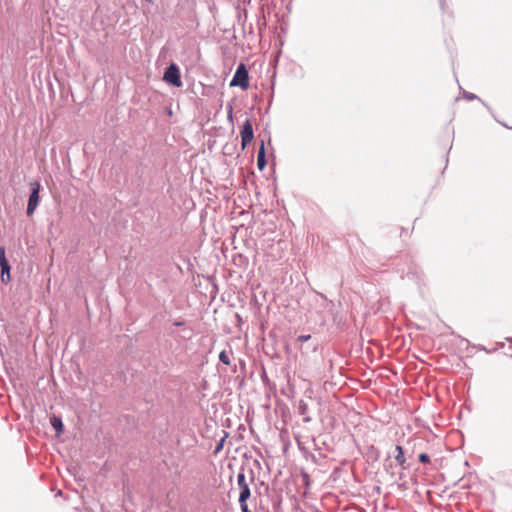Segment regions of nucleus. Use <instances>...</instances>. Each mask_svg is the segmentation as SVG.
Masks as SVG:
<instances>
[{
	"label": "nucleus",
	"instance_id": "1",
	"mask_svg": "<svg viewBox=\"0 0 512 512\" xmlns=\"http://www.w3.org/2000/svg\"><path fill=\"white\" fill-rule=\"evenodd\" d=\"M295 347L301 356L306 358L317 350V343L311 335H300L295 340Z\"/></svg>",
	"mask_w": 512,
	"mask_h": 512
},
{
	"label": "nucleus",
	"instance_id": "2",
	"mask_svg": "<svg viewBox=\"0 0 512 512\" xmlns=\"http://www.w3.org/2000/svg\"><path fill=\"white\" fill-rule=\"evenodd\" d=\"M237 484L240 489V495H239V504L241 507L242 512H251V510L248 508V505L246 503L247 499L250 497V488L246 481V476L243 472H240L237 475Z\"/></svg>",
	"mask_w": 512,
	"mask_h": 512
},
{
	"label": "nucleus",
	"instance_id": "3",
	"mask_svg": "<svg viewBox=\"0 0 512 512\" xmlns=\"http://www.w3.org/2000/svg\"><path fill=\"white\" fill-rule=\"evenodd\" d=\"M230 86L231 87L239 86L243 90L248 89L249 76H248V71L246 69V66L244 64H240L237 67L236 72L233 76V79L230 82Z\"/></svg>",
	"mask_w": 512,
	"mask_h": 512
},
{
	"label": "nucleus",
	"instance_id": "4",
	"mask_svg": "<svg viewBox=\"0 0 512 512\" xmlns=\"http://www.w3.org/2000/svg\"><path fill=\"white\" fill-rule=\"evenodd\" d=\"M30 188H31V194H30V197L28 200V205H27V215L28 216H31L34 213V211L36 210V208L38 207L39 199H40L39 193H40L41 185L38 181L31 182Z\"/></svg>",
	"mask_w": 512,
	"mask_h": 512
},
{
	"label": "nucleus",
	"instance_id": "5",
	"mask_svg": "<svg viewBox=\"0 0 512 512\" xmlns=\"http://www.w3.org/2000/svg\"><path fill=\"white\" fill-rule=\"evenodd\" d=\"M163 80L176 87L182 86L180 71L176 64H171L165 71Z\"/></svg>",
	"mask_w": 512,
	"mask_h": 512
},
{
	"label": "nucleus",
	"instance_id": "6",
	"mask_svg": "<svg viewBox=\"0 0 512 512\" xmlns=\"http://www.w3.org/2000/svg\"><path fill=\"white\" fill-rule=\"evenodd\" d=\"M241 136V146L242 149H245L248 144H250L254 138L253 126L251 120L247 119L240 131Z\"/></svg>",
	"mask_w": 512,
	"mask_h": 512
},
{
	"label": "nucleus",
	"instance_id": "7",
	"mask_svg": "<svg viewBox=\"0 0 512 512\" xmlns=\"http://www.w3.org/2000/svg\"><path fill=\"white\" fill-rule=\"evenodd\" d=\"M257 166L259 170H263L266 166V159H265V147L264 142H261V145L259 147L258 155H257Z\"/></svg>",
	"mask_w": 512,
	"mask_h": 512
},
{
	"label": "nucleus",
	"instance_id": "8",
	"mask_svg": "<svg viewBox=\"0 0 512 512\" xmlns=\"http://www.w3.org/2000/svg\"><path fill=\"white\" fill-rule=\"evenodd\" d=\"M395 452H396V455H395V460L396 462L402 467V468H405V464H406V458L404 456V451H403V448L400 446V445H397L395 447Z\"/></svg>",
	"mask_w": 512,
	"mask_h": 512
},
{
	"label": "nucleus",
	"instance_id": "9",
	"mask_svg": "<svg viewBox=\"0 0 512 512\" xmlns=\"http://www.w3.org/2000/svg\"><path fill=\"white\" fill-rule=\"evenodd\" d=\"M50 423H51L52 427L56 430L57 435H60L63 432V423L59 417H57V416L51 417Z\"/></svg>",
	"mask_w": 512,
	"mask_h": 512
},
{
	"label": "nucleus",
	"instance_id": "10",
	"mask_svg": "<svg viewBox=\"0 0 512 512\" xmlns=\"http://www.w3.org/2000/svg\"><path fill=\"white\" fill-rule=\"evenodd\" d=\"M1 279L3 282L10 280V265L9 263L1 264Z\"/></svg>",
	"mask_w": 512,
	"mask_h": 512
},
{
	"label": "nucleus",
	"instance_id": "11",
	"mask_svg": "<svg viewBox=\"0 0 512 512\" xmlns=\"http://www.w3.org/2000/svg\"><path fill=\"white\" fill-rule=\"evenodd\" d=\"M219 360L225 364V365H230L231 362H230V357L228 355V353L226 351H221L220 354H219Z\"/></svg>",
	"mask_w": 512,
	"mask_h": 512
},
{
	"label": "nucleus",
	"instance_id": "12",
	"mask_svg": "<svg viewBox=\"0 0 512 512\" xmlns=\"http://www.w3.org/2000/svg\"><path fill=\"white\" fill-rule=\"evenodd\" d=\"M4 263H8L5 257V248L3 246H0V265Z\"/></svg>",
	"mask_w": 512,
	"mask_h": 512
},
{
	"label": "nucleus",
	"instance_id": "13",
	"mask_svg": "<svg viewBox=\"0 0 512 512\" xmlns=\"http://www.w3.org/2000/svg\"><path fill=\"white\" fill-rule=\"evenodd\" d=\"M419 461L422 462V463H429L430 462V458H429V456L426 453H422V454L419 455Z\"/></svg>",
	"mask_w": 512,
	"mask_h": 512
},
{
	"label": "nucleus",
	"instance_id": "14",
	"mask_svg": "<svg viewBox=\"0 0 512 512\" xmlns=\"http://www.w3.org/2000/svg\"><path fill=\"white\" fill-rule=\"evenodd\" d=\"M229 119H232V107H230V110H229V115H228Z\"/></svg>",
	"mask_w": 512,
	"mask_h": 512
}]
</instances>
